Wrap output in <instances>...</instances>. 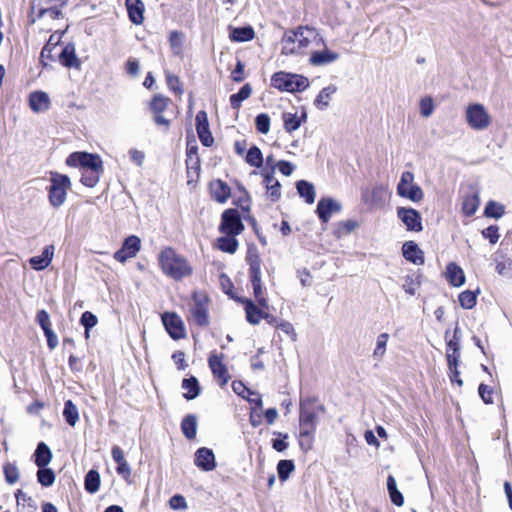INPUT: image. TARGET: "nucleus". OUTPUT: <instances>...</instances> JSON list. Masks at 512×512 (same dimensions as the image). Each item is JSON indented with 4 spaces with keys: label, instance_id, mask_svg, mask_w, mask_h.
Wrapping results in <instances>:
<instances>
[{
    "label": "nucleus",
    "instance_id": "nucleus-54",
    "mask_svg": "<svg viewBox=\"0 0 512 512\" xmlns=\"http://www.w3.org/2000/svg\"><path fill=\"white\" fill-rule=\"evenodd\" d=\"M80 322L85 327V335L88 337L89 330L97 324L98 320L92 312L86 311L81 315Z\"/></svg>",
    "mask_w": 512,
    "mask_h": 512
},
{
    "label": "nucleus",
    "instance_id": "nucleus-43",
    "mask_svg": "<svg viewBox=\"0 0 512 512\" xmlns=\"http://www.w3.org/2000/svg\"><path fill=\"white\" fill-rule=\"evenodd\" d=\"M252 93V87L250 84H245L238 93L232 94L230 96V104L233 109H239L241 103L250 97Z\"/></svg>",
    "mask_w": 512,
    "mask_h": 512
},
{
    "label": "nucleus",
    "instance_id": "nucleus-41",
    "mask_svg": "<svg viewBox=\"0 0 512 512\" xmlns=\"http://www.w3.org/2000/svg\"><path fill=\"white\" fill-rule=\"evenodd\" d=\"M181 429L187 439H194L197 432V418L194 415H187L181 423Z\"/></svg>",
    "mask_w": 512,
    "mask_h": 512
},
{
    "label": "nucleus",
    "instance_id": "nucleus-9",
    "mask_svg": "<svg viewBox=\"0 0 512 512\" xmlns=\"http://www.w3.org/2000/svg\"><path fill=\"white\" fill-rule=\"evenodd\" d=\"M397 194L413 202H420L424 197L422 188L414 182V174L404 171L397 185Z\"/></svg>",
    "mask_w": 512,
    "mask_h": 512
},
{
    "label": "nucleus",
    "instance_id": "nucleus-13",
    "mask_svg": "<svg viewBox=\"0 0 512 512\" xmlns=\"http://www.w3.org/2000/svg\"><path fill=\"white\" fill-rule=\"evenodd\" d=\"M163 325L174 340L186 337V330L182 319L174 312H165L161 316Z\"/></svg>",
    "mask_w": 512,
    "mask_h": 512
},
{
    "label": "nucleus",
    "instance_id": "nucleus-31",
    "mask_svg": "<svg viewBox=\"0 0 512 512\" xmlns=\"http://www.w3.org/2000/svg\"><path fill=\"white\" fill-rule=\"evenodd\" d=\"M336 91L337 87L333 84L324 87L314 100V105L320 110L326 109L329 106V102Z\"/></svg>",
    "mask_w": 512,
    "mask_h": 512
},
{
    "label": "nucleus",
    "instance_id": "nucleus-40",
    "mask_svg": "<svg viewBox=\"0 0 512 512\" xmlns=\"http://www.w3.org/2000/svg\"><path fill=\"white\" fill-rule=\"evenodd\" d=\"M254 30L250 26L234 28L230 34V38L235 42H247L254 38Z\"/></svg>",
    "mask_w": 512,
    "mask_h": 512
},
{
    "label": "nucleus",
    "instance_id": "nucleus-3",
    "mask_svg": "<svg viewBox=\"0 0 512 512\" xmlns=\"http://www.w3.org/2000/svg\"><path fill=\"white\" fill-rule=\"evenodd\" d=\"M324 412L323 405H318L311 398L301 400L299 413V430L302 435L314 434L317 427V415Z\"/></svg>",
    "mask_w": 512,
    "mask_h": 512
},
{
    "label": "nucleus",
    "instance_id": "nucleus-62",
    "mask_svg": "<svg viewBox=\"0 0 512 512\" xmlns=\"http://www.w3.org/2000/svg\"><path fill=\"white\" fill-rule=\"evenodd\" d=\"M274 434L281 436L282 439H273L272 440L273 449H275L277 452L285 451L289 446L288 442H286V439H288V434H282L280 432H274Z\"/></svg>",
    "mask_w": 512,
    "mask_h": 512
},
{
    "label": "nucleus",
    "instance_id": "nucleus-7",
    "mask_svg": "<svg viewBox=\"0 0 512 512\" xmlns=\"http://www.w3.org/2000/svg\"><path fill=\"white\" fill-rule=\"evenodd\" d=\"M249 275L250 281L253 287V294L258 302L259 306L262 308L268 307V301L264 297V292L262 289V281H261V259L260 257L255 255H249Z\"/></svg>",
    "mask_w": 512,
    "mask_h": 512
},
{
    "label": "nucleus",
    "instance_id": "nucleus-2",
    "mask_svg": "<svg viewBox=\"0 0 512 512\" xmlns=\"http://www.w3.org/2000/svg\"><path fill=\"white\" fill-rule=\"evenodd\" d=\"M318 34L315 29L300 26L284 33L281 40V53L284 55H301L306 52Z\"/></svg>",
    "mask_w": 512,
    "mask_h": 512
},
{
    "label": "nucleus",
    "instance_id": "nucleus-49",
    "mask_svg": "<svg viewBox=\"0 0 512 512\" xmlns=\"http://www.w3.org/2000/svg\"><path fill=\"white\" fill-rule=\"evenodd\" d=\"M102 170H86L82 172L81 183L87 187H94L99 182Z\"/></svg>",
    "mask_w": 512,
    "mask_h": 512
},
{
    "label": "nucleus",
    "instance_id": "nucleus-8",
    "mask_svg": "<svg viewBox=\"0 0 512 512\" xmlns=\"http://www.w3.org/2000/svg\"><path fill=\"white\" fill-rule=\"evenodd\" d=\"M465 119L470 128L476 131L487 129L491 122V116L480 103L469 104L465 111Z\"/></svg>",
    "mask_w": 512,
    "mask_h": 512
},
{
    "label": "nucleus",
    "instance_id": "nucleus-5",
    "mask_svg": "<svg viewBox=\"0 0 512 512\" xmlns=\"http://www.w3.org/2000/svg\"><path fill=\"white\" fill-rule=\"evenodd\" d=\"M49 202L54 208L64 204L67 191L71 188V181L67 175L58 172L50 173Z\"/></svg>",
    "mask_w": 512,
    "mask_h": 512
},
{
    "label": "nucleus",
    "instance_id": "nucleus-33",
    "mask_svg": "<svg viewBox=\"0 0 512 512\" xmlns=\"http://www.w3.org/2000/svg\"><path fill=\"white\" fill-rule=\"evenodd\" d=\"M35 456V464L39 467L47 466L52 459V452L50 448L44 443L40 442L37 445V448L34 453Z\"/></svg>",
    "mask_w": 512,
    "mask_h": 512
},
{
    "label": "nucleus",
    "instance_id": "nucleus-1",
    "mask_svg": "<svg viewBox=\"0 0 512 512\" xmlns=\"http://www.w3.org/2000/svg\"><path fill=\"white\" fill-rule=\"evenodd\" d=\"M158 263L163 274L176 281L189 277L193 273V267L189 261L172 247H165L161 250L158 255Z\"/></svg>",
    "mask_w": 512,
    "mask_h": 512
},
{
    "label": "nucleus",
    "instance_id": "nucleus-50",
    "mask_svg": "<svg viewBox=\"0 0 512 512\" xmlns=\"http://www.w3.org/2000/svg\"><path fill=\"white\" fill-rule=\"evenodd\" d=\"M476 293L470 290L463 291L459 294V303L464 309H471L476 305Z\"/></svg>",
    "mask_w": 512,
    "mask_h": 512
},
{
    "label": "nucleus",
    "instance_id": "nucleus-22",
    "mask_svg": "<svg viewBox=\"0 0 512 512\" xmlns=\"http://www.w3.org/2000/svg\"><path fill=\"white\" fill-rule=\"evenodd\" d=\"M29 106L35 113H41L49 110L50 98L46 92L35 91L29 95Z\"/></svg>",
    "mask_w": 512,
    "mask_h": 512
},
{
    "label": "nucleus",
    "instance_id": "nucleus-46",
    "mask_svg": "<svg viewBox=\"0 0 512 512\" xmlns=\"http://www.w3.org/2000/svg\"><path fill=\"white\" fill-rule=\"evenodd\" d=\"M295 465L292 460H280L277 464L278 477L281 481H286L294 471Z\"/></svg>",
    "mask_w": 512,
    "mask_h": 512
},
{
    "label": "nucleus",
    "instance_id": "nucleus-53",
    "mask_svg": "<svg viewBox=\"0 0 512 512\" xmlns=\"http://www.w3.org/2000/svg\"><path fill=\"white\" fill-rule=\"evenodd\" d=\"M255 126L259 133L267 134L270 130V117L265 113L257 115L255 118Z\"/></svg>",
    "mask_w": 512,
    "mask_h": 512
},
{
    "label": "nucleus",
    "instance_id": "nucleus-36",
    "mask_svg": "<svg viewBox=\"0 0 512 512\" xmlns=\"http://www.w3.org/2000/svg\"><path fill=\"white\" fill-rule=\"evenodd\" d=\"M182 388L186 390L187 392L183 394L184 398L187 400L195 399L200 392L199 382L197 378L190 377L183 379L182 381Z\"/></svg>",
    "mask_w": 512,
    "mask_h": 512
},
{
    "label": "nucleus",
    "instance_id": "nucleus-57",
    "mask_svg": "<svg viewBox=\"0 0 512 512\" xmlns=\"http://www.w3.org/2000/svg\"><path fill=\"white\" fill-rule=\"evenodd\" d=\"M357 227V222L354 220H346L338 223V227L336 230V235L341 237L342 235H346L351 233Z\"/></svg>",
    "mask_w": 512,
    "mask_h": 512
},
{
    "label": "nucleus",
    "instance_id": "nucleus-59",
    "mask_svg": "<svg viewBox=\"0 0 512 512\" xmlns=\"http://www.w3.org/2000/svg\"><path fill=\"white\" fill-rule=\"evenodd\" d=\"M298 442L303 452H308L312 449L314 434L302 435V431L299 430Z\"/></svg>",
    "mask_w": 512,
    "mask_h": 512
},
{
    "label": "nucleus",
    "instance_id": "nucleus-52",
    "mask_svg": "<svg viewBox=\"0 0 512 512\" xmlns=\"http://www.w3.org/2000/svg\"><path fill=\"white\" fill-rule=\"evenodd\" d=\"M5 480L9 484H14L19 479V470L15 464L7 463L3 467Z\"/></svg>",
    "mask_w": 512,
    "mask_h": 512
},
{
    "label": "nucleus",
    "instance_id": "nucleus-58",
    "mask_svg": "<svg viewBox=\"0 0 512 512\" xmlns=\"http://www.w3.org/2000/svg\"><path fill=\"white\" fill-rule=\"evenodd\" d=\"M484 238L488 239L491 244H496L500 238L499 227L496 225H490L482 231Z\"/></svg>",
    "mask_w": 512,
    "mask_h": 512
},
{
    "label": "nucleus",
    "instance_id": "nucleus-64",
    "mask_svg": "<svg viewBox=\"0 0 512 512\" xmlns=\"http://www.w3.org/2000/svg\"><path fill=\"white\" fill-rule=\"evenodd\" d=\"M478 392H479L481 399L484 401V403H486V404L493 403V396H492L493 391L489 386H487L485 384H480L479 388H478Z\"/></svg>",
    "mask_w": 512,
    "mask_h": 512
},
{
    "label": "nucleus",
    "instance_id": "nucleus-34",
    "mask_svg": "<svg viewBox=\"0 0 512 512\" xmlns=\"http://www.w3.org/2000/svg\"><path fill=\"white\" fill-rule=\"evenodd\" d=\"M296 188L299 195L305 199L308 204H312L315 201V189L312 183L300 180L296 183Z\"/></svg>",
    "mask_w": 512,
    "mask_h": 512
},
{
    "label": "nucleus",
    "instance_id": "nucleus-44",
    "mask_svg": "<svg viewBox=\"0 0 512 512\" xmlns=\"http://www.w3.org/2000/svg\"><path fill=\"white\" fill-rule=\"evenodd\" d=\"M389 339L388 333H381L376 340V346L373 351V358L377 361H381L386 353L387 342Z\"/></svg>",
    "mask_w": 512,
    "mask_h": 512
},
{
    "label": "nucleus",
    "instance_id": "nucleus-19",
    "mask_svg": "<svg viewBox=\"0 0 512 512\" xmlns=\"http://www.w3.org/2000/svg\"><path fill=\"white\" fill-rule=\"evenodd\" d=\"M342 206L339 202L332 198H321L318 201L316 213L323 223H327L332 214L339 213Z\"/></svg>",
    "mask_w": 512,
    "mask_h": 512
},
{
    "label": "nucleus",
    "instance_id": "nucleus-55",
    "mask_svg": "<svg viewBox=\"0 0 512 512\" xmlns=\"http://www.w3.org/2000/svg\"><path fill=\"white\" fill-rule=\"evenodd\" d=\"M169 42L174 54H181L183 46V35L177 31H172L170 33Z\"/></svg>",
    "mask_w": 512,
    "mask_h": 512
},
{
    "label": "nucleus",
    "instance_id": "nucleus-60",
    "mask_svg": "<svg viewBox=\"0 0 512 512\" xmlns=\"http://www.w3.org/2000/svg\"><path fill=\"white\" fill-rule=\"evenodd\" d=\"M434 111V103L431 97H425L420 102V113L423 117H429Z\"/></svg>",
    "mask_w": 512,
    "mask_h": 512
},
{
    "label": "nucleus",
    "instance_id": "nucleus-51",
    "mask_svg": "<svg viewBox=\"0 0 512 512\" xmlns=\"http://www.w3.org/2000/svg\"><path fill=\"white\" fill-rule=\"evenodd\" d=\"M504 213V206L494 201H489L485 207V215L487 217L498 219L502 217Z\"/></svg>",
    "mask_w": 512,
    "mask_h": 512
},
{
    "label": "nucleus",
    "instance_id": "nucleus-39",
    "mask_svg": "<svg viewBox=\"0 0 512 512\" xmlns=\"http://www.w3.org/2000/svg\"><path fill=\"white\" fill-rule=\"evenodd\" d=\"M305 120L306 114H303L302 117H298L296 113H284V129L286 130V132L291 133L297 130L301 126L302 121Z\"/></svg>",
    "mask_w": 512,
    "mask_h": 512
},
{
    "label": "nucleus",
    "instance_id": "nucleus-26",
    "mask_svg": "<svg viewBox=\"0 0 512 512\" xmlns=\"http://www.w3.org/2000/svg\"><path fill=\"white\" fill-rule=\"evenodd\" d=\"M126 7L130 20L134 24H141L144 20V4L141 0H126Z\"/></svg>",
    "mask_w": 512,
    "mask_h": 512
},
{
    "label": "nucleus",
    "instance_id": "nucleus-4",
    "mask_svg": "<svg viewBox=\"0 0 512 512\" xmlns=\"http://www.w3.org/2000/svg\"><path fill=\"white\" fill-rule=\"evenodd\" d=\"M271 85L280 91L294 93L304 91L309 86V81L302 75L280 71L272 75Z\"/></svg>",
    "mask_w": 512,
    "mask_h": 512
},
{
    "label": "nucleus",
    "instance_id": "nucleus-48",
    "mask_svg": "<svg viewBox=\"0 0 512 512\" xmlns=\"http://www.w3.org/2000/svg\"><path fill=\"white\" fill-rule=\"evenodd\" d=\"M246 162L253 167H261L263 164V156L261 150L257 146L251 147L245 158Z\"/></svg>",
    "mask_w": 512,
    "mask_h": 512
},
{
    "label": "nucleus",
    "instance_id": "nucleus-18",
    "mask_svg": "<svg viewBox=\"0 0 512 512\" xmlns=\"http://www.w3.org/2000/svg\"><path fill=\"white\" fill-rule=\"evenodd\" d=\"M224 355H216L213 354L209 357L208 363L209 367L215 378L218 379L220 386H225L229 379L230 375L228 373L226 365L223 363Z\"/></svg>",
    "mask_w": 512,
    "mask_h": 512
},
{
    "label": "nucleus",
    "instance_id": "nucleus-42",
    "mask_svg": "<svg viewBox=\"0 0 512 512\" xmlns=\"http://www.w3.org/2000/svg\"><path fill=\"white\" fill-rule=\"evenodd\" d=\"M63 416L66 422L74 427L79 420V412L77 406L73 403L72 400L65 401Z\"/></svg>",
    "mask_w": 512,
    "mask_h": 512
},
{
    "label": "nucleus",
    "instance_id": "nucleus-61",
    "mask_svg": "<svg viewBox=\"0 0 512 512\" xmlns=\"http://www.w3.org/2000/svg\"><path fill=\"white\" fill-rule=\"evenodd\" d=\"M36 321L42 328L43 332L51 329L50 316L45 310H39L36 315Z\"/></svg>",
    "mask_w": 512,
    "mask_h": 512
},
{
    "label": "nucleus",
    "instance_id": "nucleus-10",
    "mask_svg": "<svg viewBox=\"0 0 512 512\" xmlns=\"http://www.w3.org/2000/svg\"><path fill=\"white\" fill-rule=\"evenodd\" d=\"M244 230L240 213L237 209H226L221 216L219 231L227 236H237Z\"/></svg>",
    "mask_w": 512,
    "mask_h": 512
},
{
    "label": "nucleus",
    "instance_id": "nucleus-21",
    "mask_svg": "<svg viewBox=\"0 0 512 512\" xmlns=\"http://www.w3.org/2000/svg\"><path fill=\"white\" fill-rule=\"evenodd\" d=\"M55 247L54 245L46 246L41 255L31 257L29 259V264L34 270L41 271L47 268L54 257Z\"/></svg>",
    "mask_w": 512,
    "mask_h": 512
},
{
    "label": "nucleus",
    "instance_id": "nucleus-23",
    "mask_svg": "<svg viewBox=\"0 0 512 512\" xmlns=\"http://www.w3.org/2000/svg\"><path fill=\"white\" fill-rule=\"evenodd\" d=\"M403 256L407 261L412 262L415 265L424 264V255L423 251L419 248V246L413 242L408 241L404 243L402 247Z\"/></svg>",
    "mask_w": 512,
    "mask_h": 512
},
{
    "label": "nucleus",
    "instance_id": "nucleus-38",
    "mask_svg": "<svg viewBox=\"0 0 512 512\" xmlns=\"http://www.w3.org/2000/svg\"><path fill=\"white\" fill-rule=\"evenodd\" d=\"M239 246L238 240L236 239V236H227L224 235L217 240V247L219 250L233 254L237 251Z\"/></svg>",
    "mask_w": 512,
    "mask_h": 512
},
{
    "label": "nucleus",
    "instance_id": "nucleus-12",
    "mask_svg": "<svg viewBox=\"0 0 512 512\" xmlns=\"http://www.w3.org/2000/svg\"><path fill=\"white\" fill-rule=\"evenodd\" d=\"M66 164L71 167H81L86 170H102V161L98 155L86 152H74L66 159Z\"/></svg>",
    "mask_w": 512,
    "mask_h": 512
},
{
    "label": "nucleus",
    "instance_id": "nucleus-24",
    "mask_svg": "<svg viewBox=\"0 0 512 512\" xmlns=\"http://www.w3.org/2000/svg\"><path fill=\"white\" fill-rule=\"evenodd\" d=\"M243 303L245 304L246 319L250 324L256 325L261 319L270 318V314L257 307L252 300H244Z\"/></svg>",
    "mask_w": 512,
    "mask_h": 512
},
{
    "label": "nucleus",
    "instance_id": "nucleus-32",
    "mask_svg": "<svg viewBox=\"0 0 512 512\" xmlns=\"http://www.w3.org/2000/svg\"><path fill=\"white\" fill-rule=\"evenodd\" d=\"M17 502V512H36L35 501L22 490H18L15 494Z\"/></svg>",
    "mask_w": 512,
    "mask_h": 512
},
{
    "label": "nucleus",
    "instance_id": "nucleus-14",
    "mask_svg": "<svg viewBox=\"0 0 512 512\" xmlns=\"http://www.w3.org/2000/svg\"><path fill=\"white\" fill-rule=\"evenodd\" d=\"M141 249V240L138 236H128L121 248L114 253V259L120 263H125L128 259L133 258Z\"/></svg>",
    "mask_w": 512,
    "mask_h": 512
},
{
    "label": "nucleus",
    "instance_id": "nucleus-29",
    "mask_svg": "<svg viewBox=\"0 0 512 512\" xmlns=\"http://www.w3.org/2000/svg\"><path fill=\"white\" fill-rule=\"evenodd\" d=\"M210 189L213 198L219 203L226 202L227 199L230 197L229 186L221 180H216L212 182L210 185Z\"/></svg>",
    "mask_w": 512,
    "mask_h": 512
},
{
    "label": "nucleus",
    "instance_id": "nucleus-56",
    "mask_svg": "<svg viewBox=\"0 0 512 512\" xmlns=\"http://www.w3.org/2000/svg\"><path fill=\"white\" fill-rule=\"evenodd\" d=\"M459 328L456 327L454 330L453 337L447 340V350L446 352H451L454 354H460V335Z\"/></svg>",
    "mask_w": 512,
    "mask_h": 512
},
{
    "label": "nucleus",
    "instance_id": "nucleus-15",
    "mask_svg": "<svg viewBox=\"0 0 512 512\" xmlns=\"http://www.w3.org/2000/svg\"><path fill=\"white\" fill-rule=\"evenodd\" d=\"M170 99L158 94L155 95L150 103V110L153 113V120L156 125L164 126L166 129L170 126V120L163 116L164 111L167 109Z\"/></svg>",
    "mask_w": 512,
    "mask_h": 512
},
{
    "label": "nucleus",
    "instance_id": "nucleus-30",
    "mask_svg": "<svg viewBox=\"0 0 512 512\" xmlns=\"http://www.w3.org/2000/svg\"><path fill=\"white\" fill-rule=\"evenodd\" d=\"M447 279L451 285L459 287L465 282L463 270L456 263H449L446 267Z\"/></svg>",
    "mask_w": 512,
    "mask_h": 512
},
{
    "label": "nucleus",
    "instance_id": "nucleus-47",
    "mask_svg": "<svg viewBox=\"0 0 512 512\" xmlns=\"http://www.w3.org/2000/svg\"><path fill=\"white\" fill-rule=\"evenodd\" d=\"M37 480L42 486L49 487L53 485L55 481V474L52 469L46 468L45 466L39 468L37 471Z\"/></svg>",
    "mask_w": 512,
    "mask_h": 512
},
{
    "label": "nucleus",
    "instance_id": "nucleus-37",
    "mask_svg": "<svg viewBox=\"0 0 512 512\" xmlns=\"http://www.w3.org/2000/svg\"><path fill=\"white\" fill-rule=\"evenodd\" d=\"M387 489L392 503L399 507L402 506L404 504V497L398 490L396 479L392 475H389L387 478Z\"/></svg>",
    "mask_w": 512,
    "mask_h": 512
},
{
    "label": "nucleus",
    "instance_id": "nucleus-20",
    "mask_svg": "<svg viewBox=\"0 0 512 512\" xmlns=\"http://www.w3.org/2000/svg\"><path fill=\"white\" fill-rule=\"evenodd\" d=\"M195 465L203 471H212L216 467L215 456L211 449L202 447L195 453Z\"/></svg>",
    "mask_w": 512,
    "mask_h": 512
},
{
    "label": "nucleus",
    "instance_id": "nucleus-63",
    "mask_svg": "<svg viewBox=\"0 0 512 512\" xmlns=\"http://www.w3.org/2000/svg\"><path fill=\"white\" fill-rule=\"evenodd\" d=\"M169 505L173 510L187 509L186 499L182 495H179V494H176L170 498Z\"/></svg>",
    "mask_w": 512,
    "mask_h": 512
},
{
    "label": "nucleus",
    "instance_id": "nucleus-16",
    "mask_svg": "<svg viewBox=\"0 0 512 512\" xmlns=\"http://www.w3.org/2000/svg\"><path fill=\"white\" fill-rule=\"evenodd\" d=\"M398 218L405 224L407 230L420 232L423 229L420 213L413 208L399 207Z\"/></svg>",
    "mask_w": 512,
    "mask_h": 512
},
{
    "label": "nucleus",
    "instance_id": "nucleus-25",
    "mask_svg": "<svg viewBox=\"0 0 512 512\" xmlns=\"http://www.w3.org/2000/svg\"><path fill=\"white\" fill-rule=\"evenodd\" d=\"M339 54L329 49L315 51L311 54L309 62L314 66H323L338 60Z\"/></svg>",
    "mask_w": 512,
    "mask_h": 512
},
{
    "label": "nucleus",
    "instance_id": "nucleus-17",
    "mask_svg": "<svg viewBox=\"0 0 512 512\" xmlns=\"http://www.w3.org/2000/svg\"><path fill=\"white\" fill-rule=\"evenodd\" d=\"M195 121H196V130H197V134L200 139V142L202 143V145H204L206 147H210L214 142V138L209 129L207 113L204 110L199 111L196 114Z\"/></svg>",
    "mask_w": 512,
    "mask_h": 512
},
{
    "label": "nucleus",
    "instance_id": "nucleus-11",
    "mask_svg": "<svg viewBox=\"0 0 512 512\" xmlns=\"http://www.w3.org/2000/svg\"><path fill=\"white\" fill-rule=\"evenodd\" d=\"M192 299L193 304L190 309L192 320L199 326L208 325V296L203 292L196 291L193 293Z\"/></svg>",
    "mask_w": 512,
    "mask_h": 512
},
{
    "label": "nucleus",
    "instance_id": "nucleus-35",
    "mask_svg": "<svg viewBox=\"0 0 512 512\" xmlns=\"http://www.w3.org/2000/svg\"><path fill=\"white\" fill-rule=\"evenodd\" d=\"M480 204L479 196L476 193L468 194L464 197L462 203V212L465 216H472L477 211Z\"/></svg>",
    "mask_w": 512,
    "mask_h": 512
},
{
    "label": "nucleus",
    "instance_id": "nucleus-6",
    "mask_svg": "<svg viewBox=\"0 0 512 512\" xmlns=\"http://www.w3.org/2000/svg\"><path fill=\"white\" fill-rule=\"evenodd\" d=\"M68 0H32L31 14L38 19L49 17L50 19H59L63 16L62 8L66 6Z\"/></svg>",
    "mask_w": 512,
    "mask_h": 512
},
{
    "label": "nucleus",
    "instance_id": "nucleus-28",
    "mask_svg": "<svg viewBox=\"0 0 512 512\" xmlns=\"http://www.w3.org/2000/svg\"><path fill=\"white\" fill-rule=\"evenodd\" d=\"M59 60H60L61 64L64 65L65 67L79 68V66H80V62L76 57L75 47L72 44H68L62 49V51L59 55Z\"/></svg>",
    "mask_w": 512,
    "mask_h": 512
},
{
    "label": "nucleus",
    "instance_id": "nucleus-45",
    "mask_svg": "<svg viewBox=\"0 0 512 512\" xmlns=\"http://www.w3.org/2000/svg\"><path fill=\"white\" fill-rule=\"evenodd\" d=\"M100 475L96 470H90L85 476V489L90 493H95L99 490Z\"/></svg>",
    "mask_w": 512,
    "mask_h": 512
},
{
    "label": "nucleus",
    "instance_id": "nucleus-27",
    "mask_svg": "<svg viewBox=\"0 0 512 512\" xmlns=\"http://www.w3.org/2000/svg\"><path fill=\"white\" fill-rule=\"evenodd\" d=\"M263 177L268 195L273 201L278 200L281 196V185L279 181L275 179L273 171L264 173Z\"/></svg>",
    "mask_w": 512,
    "mask_h": 512
}]
</instances>
